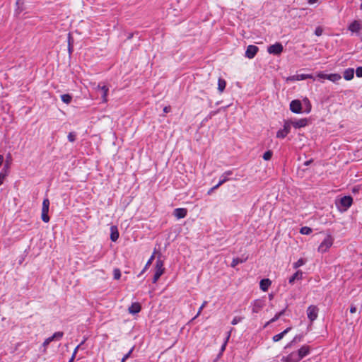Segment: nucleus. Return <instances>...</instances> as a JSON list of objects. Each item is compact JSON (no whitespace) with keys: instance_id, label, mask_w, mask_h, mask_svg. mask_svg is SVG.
Segmentation results:
<instances>
[{"instance_id":"obj_1","label":"nucleus","mask_w":362,"mask_h":362,"mask_svg":"<svg viewBox=\"0 0 362 362\" xmlns=\"http://www.w3.org/2000/svg\"><path fill=\"white\" fill-rule=\"evenodd\" d=\"M352 202L353 199L351 197L344 196L341 197L336 204L339 211H345L351 206Z\"/></svg>"},{"instance_id":"obj_2","label":"nucleus","mask_w":362,"mask_h":362,"mask_svg":"<svg viewBox=\"0 0 362 362\" xmlns=\"http://www.w3.org/2000/svg\"><path fill=\"white\" fill-rule=\"evenodd\" d=\"M334 239L331 235H327L318 247V252H326L333 245Z\"/></svg>"},{"instance_id":"obj_3","label":"nucleus","mask_w":362,"mask_h":362,"mask_svg":"<svg viewBox=\"0 0 362 362\" xmlns=\"http://www.w3.org/2000/svg\"><path fill=\"white\" fill-rule=\"evenodd\" d=\"M233 174L232 171L231 170H227L226 171L225 173H223L221 177H220V180L219 182H218V184H216L215 186H214L213 187H211L208 192H207V194L210 195L211 194V193L217 189L221 185H222L223 183H225L226 182H227L228 180H229V176Z\"/></svg>"},{"instance_id":"obj_4","label":"nucleus","mask_w":362,"mask_h":362,"mask_svg":"<svg viewBox=\"0 0 362 362\" xmlns=\"http://www.w3.org/2000/svg\"><path fill=\"white\" fill-rule=\"evenodd\" d=\"M49 209V200L48 198L44 199L42 202V214L41 218L42 220L45 223H48L49 221V217L48 216Z\"/></svg>"},{"instance_id":"obj_5","label":"nucleus","mask_w":362,"mask_h":362,"mask_svg":"<svg viewBox=\"0 0 362 362\" xmlns=\"http://www.w3.org/2000/svg\"><path fill=\"white\" fill-rule=\"evenodd\" d=\"M63 335L64 333L62 332H57L52 336L47 338L42 345L43 348L42 351L45 353L47 350V346L54 340H60L63 337Z\"/></svg>"},{"instance_id":"obj_6","label":"nucleus","mask_w":362,"mask_h":362,"mask_svg":"<svg viewBox=\"0 0 362 362\" xmlns=\"http://www.w3.org/2000/svg\"><path fill=\"white\" fill-rule=\"evenodd\" d=\"M291 132V122L285 121L283 128L276 132V137L279 139H284Z\"/></svg>"},{"instance_id":"obj_7","label":"nucleus","mask_w":362,"mask_h":362,"mask_svg":"<svg viewBox=\"0 0 362 362\" xmlns=\"http://www.w3.org/2000/svg\"><path fill=\"white\" fill-rule=\"evenodd\" d=\"M284 50V47L280 42H276L267 47V52L274 55H279Z\"/></svg>"},{"instance_id":"obj_8","label":"nucleus","mask_w":362,"mask_h":362,"mask_svg":"<svg viewBox=\"0 0 362 362\" xmlns=\"http://www.w3.org/2000/svg\"><path fill=\"white\" fill-rule=\"evenodd\" d=\"M348 30L352 33H356L359 36L362 30V24L359 21L355 20L349 24Z\"/></svg>"},{"instance_id":"obj_9","label":"nucleus","mask_w":362,"mask_h":362,"mask_svg":"<svg viewBox=\"0 0 362 362\" xmlns=\"http://www.w3.org/2000/svg\"><path fill=\"white\" fill-rule=\"evenodd\" d=\"M290 110L292 112L299 114L302 112V103L299 100H293L290 103Z\"/></svg>"},{"instance_id":"obj_10","label":"nucleus","mask_w":362,"mask_h":362,"mask_svg":"<svg viewBox=\"0 0 362 362\" xmlns=\"http://www.w3.org/2000/svg\"><path fill=\"white\" fill-rule=\"evenodd\" d=\"M291 122V127L293 126L296 129L305 127L308 125V121L306 118H302L295 120H288Z\"/></svg>"},{"instance_id":"obj_11","label":"nucleus","mask_w":362,"mask_h":362,"mask_svg":"<svg viewBox=\"0 0 362 362\" xmlns=\"http://www.w3.org/2000/svg\"><path fill=\"white\" fill-rule=\"evenodd\" d=\"M318 309L316 306L310 305L307 309V315L310 321H314L317 317Z\"/></svg>"},{"instance_id":"obj_12","label":"nucleus","mask_w":362,"mask_h":362,"mask_svg":"<svg viewBox=\"0 0 362 362\" xmlns=\"http://www.w3.org/2000/svg\"><path fill=\"white\" fill-rule=\"evenodd\" d=\"M259 48L255 45H249L245 51V57L248 59H253L257 53Z\"/></svg>"},{"instance_id":"obj_13","label":"nucleus","mask_w":362,"mask_h":362,"mask_svg":"<svg viewBox=\"0 0 362 362\" xmlns=\"http://www.w3.org/2000/svg\"><path fill=\"white\" fill-rule=\"evenodd\" d=\"M300 359L298 358V354L296 352H292L286 357L282 358L283 362H298Z\"/></svg>"},{"instance_id":"obj_14","label":"nucleus","mask_w":362,"mask_h":362,"mask_svg":"<svg viewBox=\"0 0 362 362\" xmlns=\"http://www.w3.org/2000/svg\"><path fill=\"white\" fill-rule=\"evenodd\" d=\"M97 89L100 90L102 92V101L103 103L107 102V94L109 88L107 86H100V84L97 86Z\"/></svg>"},{"instance_id":"obj_15","label":"nucleus","mask_w":362,"mask_h":362,"mask_svg":"<svg viewBox=\"0 0 362 362\" xmlns=\"http://www.w3.org/2000/svg\"><path fill=\"white\" fill-rule=\"evenodd\" d=\"M187 210L185 208H177L174 210L173 214L177 218H183L187 216Z\"/></svg>"},{"instance_id":"obj_16","label":"nucleus","mask_w":362,"mask_h":362,"mask_svg":"<svg viewBox=\"0 0 362 362\" xmlns=\"http://www.w3.org/2000/svg\"><path fill=\"white\" fill-rule=\"evenodd\" d=\"M310 346L307 345H304L302 347H300V349H299V350L297 352L298 358L301 360L303 358H304L305 356L310 354Z\"/></svg>"},{"instance_id":"obj_17","label":"nucleus","mask_w":362,"mask_h":362,"mask_svg":"<svg viewBox=\"0 0 362 362\" xmlns=\"http://www.w3.org/2000/svg\"><path fill=\"white\" fill-rule=\"evenodd\" d=\"M119 234L118 228L116 226H112L110 227V240L112 242H116L119 238Z\"/></svg>"},{"instance_id":"obj_18","label":"nucleus","mask_w":362,"mask_h":362,"mask_svg":"<svg viewBox=\"0 0 362 362\" xmlns=\"http://www.w3.org/2000/svg\"><path fill=\"white\" fill-rule=\"evenodd\" d=\"M354 76V69L353 68H348L344 70L343 77L346 81L351 80Z\"/></svg>"},{"instance_id":"obj_19","label":"nucleus","mask_w":362,"mask_h":362,"mask_svg":"<svg viewBox=\"0 0 362 362\" xmlns=\"http://www.w3.org/2000/svg\"><path fill=\"white\" fill-rule=\"evenodd\" d=\"M291 327H289L286 328V329H284L281 333L274 335L272 337L273 341L277 342V341H280L287 333H288V332L291 331Z\"/></svg>"},{"instance_id":"obj_20","label":"nucleus","mask_w":362,"mask_h":362,"mask_svg":"<svg viewBox=\"0 0 362 362\" xmlns=\"http://www.w3.org/2000/svg\"><path fill=\"white\" fill-rule=\"evenodd\" d=\"M272 281L269 279H264L260 281L259 286L263 291H267L270 286Z\"/></svg>"},{"instance_id":"obj_21","label":"nucleus","mask_w":362,"mask_h":362,"mask_svg":"<svg viewBox=\"0 0 362 362\" xmlns=\"http://www.w3.org/2000/svg\"><path fill=\"white\" fill-rule=\"evenodd\" d=\"M141 308V307L139 303H133L129 308V312L131 314H136L140 312Z\"/></svg>"},{"instance_id":"obj_22","label":"nucleus","mask_w":362,"mask_h":362,"mask_svg":"<svg viewBox=\"0 0 362 362\" xmlns=\"http://www.w3.org/2000/svg\"><path fill=\"white\" fill-rule=\"evenodd\" d=\"M262 307L263 303L261 300H255L253 304L252 313H257L262 308Z\"/></svg>"},{"instance_id":"obj_23","label":"nucleus","mask_w":362,"mask_h":362,"mask_svg":"<svg viewBox=\"0 0 362 362\" xmlns=\"http://www.w3.org/2000/svg\"><path fill=\"white\" fill-rule=\"evenodd\" d=\"M154 272H164L163 262L160 258H158L156 262Z\"/></svg>"},{"instance_id":"obj_24","label":"nucleus","mask_w":362,"mask_h":362,"mask_svg":"<svg viewBox=\"0 0 362 362\" xmlns=\"http://www.w3.org/2000/svg\"><path fill=\"white\" fill-rule=\"evenodd\" d=\"M341 78V76L339 74H329L328 77H327V80H329V81H331L332 82H334V83L337 82Z\"/></svg>"},{"instance_id":"obj_25","label":"nucleus","mask_w":362,"mask_h":362,"mask_svg":"<svg viewBox=\"0 0 362 362\" xmlns=\"http://www.w3.org/2000/svg\"><path fill=\"white\" fill-rule=\"evenodd\" d=\"M226 86V82L225 81V80L222 79V78H219L218 81V89L220 93H222L224 90Z\"/></svg>"},{"instance_id":"obj_26","label":"nucleus","mask_w":362,"mask_h":362,"mask_svg":"<svg viewBox=\"0 0 362 362\" xmlns=\"http://www.w3.org/2000/svg\"><path fill=\"white\" fill-rule=\"evenodd\" d=\"M61 99L63 103L69 104L71 101L72 96L69 94H63L61 95Z\"/></svg>"},{"instance_id":"obj_27","label":"nucleus","mask_w":362,"mask_h":362,"mask_svg":"<svg viewBox=\"0 0 362 362\" xmlns=\"http://www.w3.org/2000/svg\"><path fill=\"white\" fill-rule=\"evenodd\" d=\"M308 78H312V79L315 80V78L312 74H302L297 75V80H305V79H308Z\"/></svg>"},{"instance_id":"obj_28","label":"nucleus","mask_w":362,"mask_h":362,"mask_svg":"<svg viewBox=\"0 0 362 362\" xmlns=\"http://www.w3.org/2000/svg\"><path fill=\"white\" fill-rule=\"evenodd\" d=\"M312 231V229L308 226H303L300 229V233L303 235H309Z\"/></svg>"},{"instance_id":"obj_29","label":"nucleus","mask_w":362,"mask_h":362,"mask_svg":"<svg viewBox=\"0 0 362 362\" xmlns=\"http://www.w3.org/2000/svg\"><path fill=\"white\" fill-rule=\"evenodd\" d=\"M273 156V152L271 150L267 151L262 156L264 160H269Z\"/></svg>"},{"instance_id":"obj_30","label":"nucleus","mask_w":362,"mask_h":362,"mask_svg":"<svg viewBox=\"0 0 362 362\" xmlns=\"http://www.w3.org/2000/svg\"><path fill=\"white\" fill-rule=\"evenodd\" d=\"M284 313V310H282L278 313H276L273 318H272L268 322L267 325L272 323L277 320Z\"/></svg>"},{"instance_id":"obj_31","label":"nucleus","mask_w":362,"mask_h":362,"mask_svg":"<svg viewBox=\"0 0 362 362\" xmlns=\"http://www.w3.org/2000/svg\"><path fill=\"white\" fill-rule=\"evenodd\" d=\"M305 261L303 259H300L296 262L294 263L293 267L295 269H297V268L301 267L302 265H303L305 264Z\"/></svg>"},{"instance_id":"obj_32","label":"nucleus","mask_w":362,"mask_h":362,"mask_svg":"<svg viewBox=\"0 0 362 362\" xmlns=\"http://www.w3.org/2000/svg\"><path fill=\"white\" fill-rule=\"evenodd\" d=\"M154 258H155L154 255H152L151 257H150V259L146 262L145 267L144 268V269L141 272H145L146 270H147L148 269V266L152 263V261L154 259Z\"/></svg>"},{"instance_id":"obj_33","label":"nucleus","mask_w":362,"mask_h":362,"mask_svg":"<svg viewBox=\"0 0 362 362\" xmlns=\"http://www.w3.org/2000/svg\"><path fill=\"white\" fill-rule=\"evenodd\" d=\"M303 102L305 104H306L307 105V109L305 111L306 113H309L311 110V105H310V103L309 101V100L308 98H305L303 100Z\"/></svg>"},{"instance_id":"obj_34","label":"nucleus","mask_w":362,"mask_h":362,"mask_svg":"<svg viewBox=\"0 0 362 362\" xmlns=\"http://www.w3.org/2000/svg\"><path fill=\"white\" fill-rule=\"evenodd\" d=\"M230 337V331L228 332V334H227V337L226 338V340H225L224 343L223 344V345L221 346V351L222 352L225 350L226 344L228 343V341L229 340Z\"/></svg>"},{"instance_id":"obj_35","label":"nucleus","mask_w":362,"mask_h":362,"mask_svg":"<svg viewBox=\"0 0 362 362\" xmlns=\"http://www.w3.org/2000/svg\"><path fill=\"white\" fill-rule=\"evenodd\" d=\"M133 349H134V348H132V349L129 351V352H128L127 354H126L123 356V358H122V360H121V362H125V361H126V360H127V359L130 357V356H131V354H132V351H133Z\"/></svg>"},{"instance_id":"obj_36","label":"nucleus","mask_w":362,"mask_h":362,"mask_svg":"<svg viewBox=\"0 0 362 362\" xmlns=\"http://www.w3.org/2000/svg\"><path fill=\"white\" fill-rule=\"evenodd\" d=\"M242 320H243V317H238V316H235V317H233L231 323H232V325H235L238 323L242 321Z\"/></svg>"},{"instance_id":"obj_37","label":"nucleus","mask_w":362,"mask_h":362,"mask_svg":"<svg viewBox=\"0 0 362 362\" xmlns=\"http://www.w3.org/2000/svg\"><path fill=\"white\" fill-rule=\"evenodd\" d=\"M67 138L70 142H74L76 140V134L74 132H70Z\"/></svg>"},{"instance_id":"obj_38","label":"nucleus","mask_w":362,"mask_h":362,"mask_svg":"<svg viewBox=\"0 0 362 362\" xmlns=\"http://www.w3.org/2000/svg\"><path fill=\"white\" fill-rule=\"evenodd\" d=\"M300 273H294V274L289 279V283L292 284L296 279H299Z\"/></svg>"},{"instance_id":"obj_39","label":"nucleus","mask_w":362,"mask_h":362,"mask_svg":"<svg viewBox=\"0 0 362 362\" xmlns=\"http://www.w3.org/2000/svg\"><path fill=\"white\" fill-rule=\"evenodd\" d=\"M356 76L358 78L362 77V66H358L356 69Z\"/></svg>"},{"instance_id":"obj_40","label":"nucleus","mask_w":362,"mask_h":362,"mask_svg":"<svg viewBox=\"0 0 362 362\" xmlns=\"http://www.w3.org/2000/svg\"><path fill=\"white\" fill-rule=\"evenodd\" d=\"M328 76H329V74H324L323 72H319L317 74V77H318L320 78H322V79H327Z\"/></svg>"},{"instance_id":"obj_41","label":"nucleus","mask_w":362,"mask_h":362,"mask_svg":"<svg viewBox=\"0 0 362 362\" xmlns=\"http://www.w3.org/2000/svg\"><path fill=\"white\" fill-rule=\"evenodd\" d=\"M322 32H323V30L322 28L320 27H317L315 28V34L317 35V36H320L322 35Z\"/></svg>"},{"instance_id":"obj_42","label":"nucleus","mask_w":362,"mask_h":362,"mask_svg":"<svg viewBox=\"0 0 362 362\" xmlns=\"http://www.w3.org/2000/svg\"><path fill=\"white\" fill-rule=\"evenodd\" d=\"M206 304H207V302H206V301H204V303H202V305L200 306V308H199V310H198V313H197V315H196V317H197V316H199V315L201 314V313H202V310L204 309V308H205V306L206 305Z\"/></svg>"},{"instance_id":"obj_43","label":"nucleus","mask_w":362,"mask_h":362,"mask_svg":"<svg viewBox=\"0 0 362 362\" xmlns=\"http://www.w3.org/2000/svg\"><path fill=\"white\" fill-rule=\"evenodd\" d=\"M162 274L163 273H155V275L153 279V283H156L159 279V278Z\"/></svg>"},{"instance_id":"obj_44","label":"nucleus","mask_w":362,"mask_h":362,"mask_svg":"<svg viewBox=\"0 0 362 362\" xmlns=\"http://www.w3.org/2000/svg\"><path fill=\"white\" fill-rule=\"evenodd\" d=\"M240 262H243V260L237 258V259H234L233 260V262H232V267H235V265H237L238 264H239Z\"/></svg>"},{"instance_id":"obj_45","label":"nucleus","mask_w":362,"mask_h":362,"mask_svg":"<svg viewBox=\"0 0 362 362\" xmlns=\"http://www.w3.org/2000/svg\"><path fill=\"white\" fill-rule=\"evenodd\" d=\"M5 177H6V174L1 172L0 173V186L3 184Z\"/></svg>"},{"instance_id":"obj_46","label":"nucleus","mask_w":362,"mask_h":362,"mask_svg":"<svg viewBox=\"0 0 362 362\" xmlns=\"http://www.w3.org/2000/svg\"><path fill=\"white\" fill-rule=\"evenodd\" d=\"M120 276H121V273H115V274H114V279L116 280L119 279Z\"/></svg>"},{"instance_id":"obj_47","label":"nucleus","mask_w":362,"mask_h":362,"mask_svg":"<svg viewBox=\"0 0 362 362\" xmlns=\"http://www.w3.org/2000/svg\"><path fill=\"white\" fill-rule=\"evenodd\" d=\"M350 312L351 313H355L356 312V308L354 305H351L350 308Z\"/></svg>"},{"instance_id":"obj_48","label":"nucleus","mask_w":362,"mask_h":362,"mask_svg":"<svg viewBox=\"0 0 362 362\" xmlns=\"http://www.w3.org/2000/svg\"><path fill=\"white\" fill-rule=\"evenodd\" d=\"M83 342H84V341H82V342H81L79 345H78V346L76 347V349H74V353H75V354H76V353H77L78 349H79V347L81 346V344H83Z\"/></svg>"},{"instance_id":"obj_49","label":"nucleus","mask_w":362,"mask_h":362,"mask_svg":"<svg viewBox=\"0 0 362 362\" xmlns=\"http://www.w3.org/2000/svg\"><path fill=\"white\" fill-rule=\"evenodd\" d=\"M317 1H318V0H308V3L309 4H314L317 3Z\"/></svg>"},{"instance_id":"obj_50","label":"nucleus","mask_w":362,"mask_h":362,"mask_svg":"<svg viewBox=\"0 0 362 362\" xmlns=\"http://www.w3.org/2000/svg\"><path fill=\"white\" fill-rule=\"evenodd\" d=\"M170 110V107H165L163 108V112H165V113H168Z\"/></svg>"},{"instance_id":"obj_51","label":"nucleus","mask_w":362,"mask_h":362,"mask_svg":"<svg viewBox=\"0 0 362 362\" xmlns=\"http://www.w3.org/2000/svg\"><path fill=\"white\" fill-rule=\"evenodd\" d=\"M3 162H4V156L0 154V167L1 166Z\"/></svg>"},{"instance_id":"obj_52","label":"nucleus","mask_w":362,"mask_h":362,"mask_svg":"<svg viewBox=\"0 0 362 362\" xmlns=\"http://www.w3.org/2000/svg\"><path fill=\"white\" fill-rule=\"evenodd\" d=\"M296 339V337L294 338V339L289 344H288L285 348H288V347H290L292 344V343Z\"/></svg>"},{"instance_id":"obj_53","label":"nucleus","mask_w":362,"mask_h":362,"mask_svg":"<svg viewBox=\"0 0 362 362\" xmlns=\"http://www.w3.org/2000/svg\"><path fill=\"white\" fill-rule=\"evenodd\" d=\"M75 357H76V354H75V353H73L72 356H71V358H73V360L74 361Z\"/></svg>"},{"instance_id":"obj_54","label":"nucleus","mask_w":362,"mask_h":362,"mask_svg":"<svg viewBox=\"0 0 362 362\" xmlns=\"http://www.w3.org/2000/svg\"><path fill=\"white\" fill-rule=\"evenodd\" d=\"M359 37H360L361 40L362 41V30H361V33H360V35H359Z\"/></svg>"},{"instance_id":"obj_55","label":"nucleus","mask_w":362,"mask_h":362,"mask_svg":"<svg viewBox=\"0 0 362 362\" xmlns=\"http://www.w3.org/2000/svg\"><path fill=\"white\" fill-rule=\"evenodd\" d=\"M310 162H311L310 160V161H306V162L305 163V165H309V163H310Z\"/></svg>"},{"instance_id":"obj_56","label":"nucleus","mask_w":362,"mask_h":362,"mask_svg":"<svg viewBox=\"0 0 362 362\" xmlns=\"http://www.w3.org/2000/svg\"><path fill=\"white\" fill-rule=\"evenodd\" d=\"M113 272H119V269H114V271H113Z\"/></svg>"},{"instance_id":"obj_57","label":"nucleus","mask_w":362,"mask_h":362,"mask_svg":"<svg viewBox=\"0 0 362 362\" xmlns=\"http://www.w3.org/2000/svg\"><path fill=\"white\" fill-rule=\"evenodd\" d=\"M73 361H74L73 358H70L69 362H73Z\"/></svg>"},{"instance_id":"obj_58","label":"nucleus","mask_w":362,"mask_h":362,"mask_svg":"<svg viewBox=\"0 0 362 362\" xmlns=\"http://www.w3.org/2000/svg\"><path fill=\"white\" fill-rule=\"evenodd\" d=\"M360 8L362 10V2H361V4L360 6Z\"/></svg>"}]
</instances>
